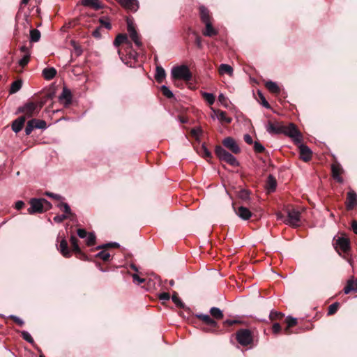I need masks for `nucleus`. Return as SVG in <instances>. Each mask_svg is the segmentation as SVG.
Returning <instances> with one entry per match:
<instances>
[{
  "instance_id": "f257e3e1",
  "label": "nucleus",
  "mask_w": 357,
  "mask_h": 357,
  "mask_svg": "<svg viewBox=\"0 0 357 357\" xmlns=\"http://www.w3.org/2000/svg\"><path fill=\"white\" fill-rule=\"evenodd\" d=\"M267 131L273 134H284L292 139L294 144L302 142L303 136L297 127L294 123H289L288 126L283 125L281 122L275 121L268 122Z\"/></svg>"
},
{
  "instance_id": "f03ea898",
  "label": "nucleus",
  "mask_w": 357,
  "mask_h": 357,
  "mask_svg": "<svg viewBox=\"0 0 357 357\" xmlns=\"http://www.w3.org/2000/svg\"><path fill=\"white\" fill-rule=\"evenodd\" d=\"M210 315L204 314H196L195 316L199 320L202 321L206 327L203 330L207 333H217L221 332L220 330L219 324L217 320H221L224 317L222 311L216 307H213L210 309Z\"/></svg>"
},
{
  "instance_id": "7ed1b4c3",
  "label": "nucleus",
  "mask_w": 357,
  "mask_h": 357,
  "mask_svg": "<svg viewBox=\"0 0 357 357\" xmlns=\"http://www.w3.org/2000/svg\"><path fill=\"white\" fill-rule=\"evenodd\" d=\"M48 96L39 97L36 95L29 99L22 106L19 107L17 113H22L26 118L36 116L46 103Z\"/></svg>"
},
{
  "instance_id": "20e7f679",
  "label": "nucleus",
  "mask_w": 357,
  "mask_h": 357,
  "mask_svg": "<svg viewBox=\"0 0 357 357\" xmlns=\"http://www.w3.org/2000/svg\"><path fill=\"white\" fill-rule=\"evenodd\" d=\"M236 339L243 347H252L254 342L253 333L250 329L241 328L236 331Z\"/></svg>"
},
{
  "instance_id": "39448f33",
  "label": "nucleus",
  "mask_w": 357,
  "mask_h": 357,
  "mask_svg": "<svg viewBox=\"0 0 357 357\" xmlns=\"http://www.w3.org/2000/svg\"><path fill=\"white\" fill-rule=\"evenodd\" d=\"M172 77L175 80L182 79L185 82H189L192 79V75L188 67L183 65L172 68Z\"/></svg>"
},
{
  "instance_id": "423d86ee",
  "label": "nucleus",
  "mask_w": 357,
  "mask_h": 357,
  "mask_svg": "<svg viewBox=\"0 0 357 357\" xmlns=\"http://www.w3.org/2000/svg\"><path fill=\"white\" fill-rule=\"evenodd\" d=\"M215 153L221 161H224L233 167L239 165L236 158L220 146H215Z\"/></svg>"
},
{
  "instance_id": "0eeeda50",
  "label": "nucleus",
  "mask_w": 357,
  "mask_h": 357,
  "mask_svg": "<svg viewBox=\"0 0 357 357\" xmlns=\"http://www.w3.org/2000/svg\"><path fill=\"white\" fill-rule=\"evenodd\" d=\"M284 222L294 228L298 227L301 225V213L295 209L289 210Z\"/></svg>"
},
{
  "instance_id": "6e6552de",
  "label": "nucleus",
  "mask_w": 357,
  "mask_h": 357,
  "mask_svg": "<svg viewBox=\"0 0 357 357\" xmlns=\"http://www.w3.org/2000/svg\"><path fill=\"white\" fill-rule=\"evenodd\" d=\"M47 127V123L44 120H40L38 119H32L29 120L25 128V132L26 135H29L33 129L39 128V129H45Z\"/></svg>"
},
{
  "instance_id": "1a4fd4ad",
  "label": "nucleus",
  "mask_w": 357,
  "mask_h": 357,
  "mask_svg": "<svg viewBox=\"0 0 357 357\" xmlns=\"http://www.w3.org/2000/svg\"><path fill=\"white\" fill-rule=\"evenodd\" d=\"M29 203L30 207L27 209V211L29 214L44 213L42 198H32Z\"/></svg>"
},
{
  "instance_id": "9d476101",
  "label": "nucleus",
  "mask_w": 357,
  "mask_h": 357,
  "mask_svg": "<svg viewBox=\"0 0 357 357\" xmlns=\"http://www.w3.org/2000/svg\"><path fill=\"white\" fill-rule=\"evenodd\" d=\"M127 30L132 40L139 48L142 47V43L140 40V36L137 32L133 26L132 22L130 19H127Z\"/></svg>"
},
{
  "instance_id": "9b49d317",
  "label": "nucleus",
  "mask_w": 357,
  "mask_h": 357,
  "mask_svg": "<svg viewBox=\"0 0 357 357\" xmlns=\"http://www.w3.org/2000/svg\"><path fill=\"white\" fill-rule=\"evenodd\" d=\"M222 144L225 147L230 150L234 154H238L241 152V149L239 148L238 144L235 139L231 137L225 138L222 141Z\"/></svg>"
},
{
  "instance_id": "f8f14e48",
  "label": "nucleus",
  "mask_w": 357,
  "mask_h": 357,
  "mask_svg": "<svg viewBox=\"0 0 357 357\" xmlns=\"http://www.w3.org/2000/svg\"><path fill=\"white\" fill-rule=\"evenodd\" d=\"M299 144V154H300V159L303 161L307 162L312 159V152L310 150V149L305 145L301 143H298Z\"/></svg>"
},
{
  "instance_id": "ddd939ff",
  "label": "nucleus",
  "mask_w": 357,
  "mask_h": 357,
  "mask_svg": "<svg viewBox=\"0 0 357 357\" xmlns=\"http://www.w3.org/2000/svg\"><path fill=\"white\" fill-rule=\"evenodd\" d=\"M345 205L348 211L353 210L357 206V195L353 190L347 192Z\"/></svg>"
},
{
  "instance_id": "4468645a",
  "label": "nucleus",
  "mask_w": 357,
  "mask_h": 357,
  "mask_svg": "<svg viewBox=\"0 0 357 357\" xmlns=\"http://www.w3.org/2000/svg\"><path fill=\"white\" fill-rule=\"evenodd\" d=\"M118 2L126 10L130 12H136L139 8L137 0H117Z\"/></svg>"
},
{
  "instance_id": "2eb2a0df",
  "label": "nucleus",
  "mask_w": 357,
  "mask_h": 357,
  "mask_svg": "<svg viewBox=\"0 0 357 357\" xmlns=\"http://www.w3.org/2000/svg\"><path fill=\"white\" fill-rule=\"evenodd\" d=\"M343 172V169L340 164L335 163L331 165V173L333 178L338 183H342L343 178L341 177V174Z\"/></svg>"
},
{
  "instance_id": "dca6fc26",
  "label": "nucleus",
  "mask_w": 357,
  "mask_h": 357,
  "mask_svg": "<svg viewBox=\"0 0 357 357\" xmlns=\"http://www.w3.org/2000/svg\"><path fill=\"white\" fill-rule=\"evenodd\" d=\"M233 208L236 212V214L244 220L250 219V218L252 215V213L250 212V211L245 206H241L236 208L234 204H233Z\"/></svg>"
},
{
  "instance_id": "f3484780",
  "label": "nucleus",
  "mask_w": 357,
  "mask_h": 357,
  "mask_svg": "<svg viewBox=\"0 0 357 357\" xmlns=\"http://www.w3.org/2000/svg\"><path fill=\"white\" fill-rule=\"evenodd\" d=\"M199 17L203 23L211 22L212 17L209 10L204 6H200L199 8Z\"/></svg>"
},
{
  "instance_id": "a211bd4d",
  "label": "nucleus",
  "mask_w": 357,
  "mask_h": 357,
  "mask_svg": "<svg viewBox=\"0 0 357 357\" xmlns=\"http://www.w3.org/2000/svg\"><path fill=\"white\" fill-rule=\"evenodd\" d=\"M121 44L127 45L128 47H132L131 42L128 40V36L125 33L119 34L114 41V45L116 47H119Z\"/></svg>"
},
{
  "instance_id": "6ab92c4d",
  "label": "nucleus",
  "mask_w": 357,
  "mask_h": 357,
  "mask_svg": "<svg viewBox=\"0 0 357 357\" xmlns=\"http://www.w3.org/2000/svg\"><path fill=\"white\" fill-rule=\"evenodd\" d=\"M26 119L25 116H21L13 121L12 123V130L15 132H19L23 128Z\"/></svg>"
},
{
  "instance_id": "aec40b11",
  "label": "nucleus",
  "mask_w": 357,
  "mask_h": 357,
  "mask_svg": "<svg viewBox=\"0 0 357 357\" xmlns=\"http://www.w3.org/2000/svg\"><path fill=\"white\" fill-rule=\"evenodd\" d=\"M336 244L344 252H348L350 249V241L347 238L338 237Z\"/></svg>"
},
{
  "instance_id": "412c9836",
  "label": "nucleus",
  "mask_w": 357,
  "mask_h": 357,
  "mask_svg": "<svg viewBox=\"0 0 357 357\" xmlns=\"http://www.w3.org/2000/svg\"><path fill=\"white\" fill-rule=\"evenodd\" d=\"M58 250H60V252L64 257L68 258L71 257V252L68 248V242L66 239L63 238L60 241Z\"/></svg>"
},
{
  "instance_id": "4be33fe9",
  "label": "nucleus",
  "mask_w": 357,
  "mask_h": 357,
  "mask_svg": "<svg viewBox=\"0 0 357 357\" xmlns=\"http://www.w3.org/2000/svg\"><path fill=\"white\" fill-rule=\"evenodd\" d=\"M60 100H65V105L68 106L72 102V93L69 89L64 87L62 93L59 96Z\"/></svg>"
},
{
  "instance_id": "5701e85b",
  "label": "nucleus",
  "mask_w": 357,
  "mask_h": 357,
  "mask_svg": "<svg viewBox=\"0 0 357 357\" xmlns=\"http://www.w3.org/2000/svg\"><path fill=\"white\" fill-rule=\"evenodd\" d=\"M344 291L346 294H348L351 292H357V280H349L346 286L344 288Z\"/></svg>"
},
{
  "instance_id": "b1692460",
  "label": "nucleus",
  "mask_w": 357,
  "mask_h": 357,
  "mask_svg": "<svg viewBox=\"0 0 357 357\" xmlns=\"http://www.w3.org/2000/svg\"><path fill=\"white\" fill-rule=\"evenodd\" d=\"M82 4L84 6L93 8L96 10H98L102 8L99 0H82Z\"/></svg>"
},
{
  "instance_id": "393cba45",
  "label": "nucleus",
  "mask_w": 357,
  "mask_h": 357,
  "mask_svg": "<svg viewBox=\"0 0 357 357\" xmlns=\"http://www.w3.org/2000/svg\"><path fill=\"white\" fill-rule=\"evenodd\" d=\"M56 70L53 68H45L43 70V76L47 80L52 79L56 75Z\"/></svg>"
},
{
  "instance_id": "a878e982",
  "label": "nucleus",
  "mask_w": 357,
  "mask_h": 357,
  "mask_svg": "<svg viewBox=\"0 0 357 357\" xmlns=\"http://www.w3.org/2000/svg\"><path fill=\"white\" fill-rule=\"evenodd\" d=\"M205 24V30L203 31V34L206 36L212 37L218 34V31L213 28L212 25V22H206Z\"/></svg>"
},
{
  "instance_id": "bb28decb",
  "label": "nucleus",
  "mask_w": 357,
  "mask_h": 357,
  "mask_svg": "<svg viewBox=\"0 0 357 357\" xmlns=\"http://www.w3.org/2000/svg\"><path fill=\"white\" fill-rule=\"evenodd\" d=\"M57 206L61 210H62L71 220H73V218L75 217V214L72 213L71 209L67 203L61 202L58 204Z\"/></svg>"
},
{
  "instance_id": "cd10ccee",
  "label": "nucleus",
  "mask_w": 357,
  "mask_h": 357,
  "mask_svg": "<svg viewBox=\"0 0 357 357\" xmlns=\"http://www.w3.org/2000/svg\"><path fill=\"white\" fill-rule=\"evenodd\" d=\"M218 119L221 121L226 123H230L231 119L227 116V112L220 109L213 110Z\"/></svg>"
},
{
  "instance_id": "c85d7f7f",
  "label": "nucleus",
  "mask_w": 357,
  "mask_h": 357,
  "mask_svg": "<svg viewBox=\"0 0 357 357\" xmlns=\"http://www.w3.org/2000/svg\"><path fill=\"white\" fill-rule=\"evenodd\" d=\"M284 317V313L273 310L269 314V319L274 323L282 320Z\"/></svg>"
},
{
  "instance_id": "c756f323",
  "label": "nucleus",
  "mask_w": 357,
  "mask_h": 357,
  "mask_svg": "<svg viewBox=\"0 0 357 357\" xmlns=\"http://www.w3.org/2000/svg\"><path fill=\"white\" fill-rule=\"evenodd\" d=\"M166 76L165 70L162 66L156 67V73L155 75V79L158 83H162Z\"/></svg>"
},
{
  "instance_id": "7c9ffc66",
  "label": "nucleus",
  "mask_w": 357,
  "mask_h": 357,
  "mask_svg": "<svg viewBox=\"0 0 357 357\" xmlns=\"http://www.w3.org/2000/svg\"><path fill=\"white\" fill-rule=\"evenodd\" d=\"M265 86L266 89L271 93L278 94L280 92V89L276 83L272 81H268L266 82Z\"/></svg>"
},
{
  "instance_id": "2f4dec72",
  "label": "nucleus",
  "mask_w": 357,
  "mask_h": 357,
  "mask_svg": "<svg viewBox=\"0 0 357 357\" xmlns=\"http://www.w3.org/2000/svg\"><path fill=\"white\" fill-rule=\"evenodd\" d=\"M266 185L269 191L273 192L275 190L277 187V181L273 175L270 174L268 176Z\"/></svg>"
},
{
  "instance_id": "473e14b6",
  "label": "nucleus",
  "mask_w": 357,
  "mask_h": 357,
  "mask_svg": "<svg viewBox=\"0 0 357 357\" xmlns=\"http://www.w3.org/2000/svg\"><path fill=\"white\" fill-rule=\"evenodd\" d=\"M218 71L220 75L227 74L231 76L233 73V68L228 64L222 63L219 66Z\"/></svg>"
},
{
  "instance_id": "72a5a7b5",
  "label": "nucleus",
  "mask_w": 357,
  "mask_h": 357,
  "mask_svg": "<svg viewBox=\"0 0 357 357\" xmlns=\"http://www.w3.org/2000/svg\"><path fill=\"white\" fill-rule=\"evenodd\" d=\"M198 153L200 155H202L208 161L212 158L211 153L209 151V150L206 148V146L204 144L202 145L199 150L198 151Z\"/></svg>"
},
{
  "instance_id": "f704fd0d",
  "label": "nucleus",
  "mask_w": 357,
  "mask_h": 357,
  "mask_svg": "<svg viewBox=\"0 0 357 357\" xmlns=\"http://www.w3.org/2000/svg\"><path fill=\"white\" fill-rule=\"evenodd\" d=\"M22 82L21 79H17V80L14 81L13 82H12V84L10 85V91H9L10 93V94L15 93L22 88Z\"/></svg>"
},
{
  "instance_id": "c9c22d12",
  "label": "nucleus",
  "mask_w": 357,
  "mask_h": 357,
  "mask_svg": "<svg viewBox=\"0 0 357 357\" xmlns=\"http://www.w3.org/2000/svg\"><path fill=\"white\" fill-rule=\"evenodd\" d=\"M172 301L175 303V305L179 307L185 309V304L182 302V301L178 297V294L176 291H174L172 296Z\"/></svg>"
},
{
  "instance_id": "e433bc0d",
  "label": "nucleus",
  "mask_w": 357,
  "mask_h": 357,
  "mask_svg": "<svg viewBox=\"0 0 357 357\" xmlns=\"http://www.w3.org/2000/svg\"><path fill=\"white\" fill-rule=\"evenodd\" d=\"M241 321L237 319H226L222 322V326L225 328L226 331H229V330L228 328L229 327L234 324H241Z\"/></svg>"
},
{
  "instance_id": "4c0bfd02",
  "label": "nucleus",
  "mask_w": 357,
  "mask_h": 357,
  "mask_svg": "<svg viewBox=\"0 0 357 357\" xmlns=\"http://www.w3.org/2000/svg\"><path fill=\"white\" fill-rule=\"evenodd\" d=\"M40 38V32L36 29H32L30 31V41L32 43L38 42Z\"/></svg>"
},
{
  "instance_id": "58836bf2",
  "label": "nucleus",
  "mask_w": 357,
  "mask_h": 357,
  "mask_svg": "<svg viewBox=\"0 0 357 357\" xmlns=\"http://www.w3.org/2000/svg\"><path fill=\"white\" fill-rule=\"evenodd\" d=\"M103 250L99 252L96 255V257L100 258L104 261H108L110 260L111 255L109 252H107L105 250L102 249Z\"/></svg>"
},
{
  "instance_id": "ea45409f",
  "label": "nucleus",
  "mask_w": 357,
  "mask_h": 357,
  "mask_svg": "<svg viewBox=\"0 0 357 357\" xmlns=\"http://www.w3.org/2000/svg\"><path fill=\"white\" fill-rule=\"evenodd\" d=\"M96 237L93 233H89L87 235V238L86 241V243L88 246H93L96 244Z\"/></svg>"
},
{
  "instance_id": "a19ab883",
  "label": "nucleus",
  "mask_w": 357,
  "mask_h": 357,
  "mask_svg": "<svg viewBox=\"0 0 357 357\" xmlns=\"http://www.w3.org/2000/svg\"><path fill=\"white\" fill-rule=\"evenodd\" d=\"M202 96L204 98V100L209 104L213 105L215 102V96L213 94L210 93L204 92L202 93Z\"/></svg>"
},
{
  "instance_id": "79ce46f5",
  "label": "nucleus",
  "mask_w": 357,
  "mask_h": 357,
  "mask_svg": "<svg viewBox=\"0 0 357 357\" xmlns=\"http://www.w3.org/2000/svg\"><path fill=\"white\" fill-rule=\"evenodd\" d=\"M339 307H340V304L337 302L331 304L328 307V315L335 314L337 312V311L338 310Z\"/></svg>"
},
{
  "instance_id": "37998d69",
  "label": "nucleus",
  "mask_w": 357,
  "mask_h": 357,
  "mask_svg": "<svg viewBox=\"0 0 357 357\" xmlns=\"http://www.w3.org/2000/svg\"><path fill=\"white\" fill-rule=\"evenodd\" d=\"M284 322L287 324V326H288V328L295 326L298 324L297 319L290 316L285 318Z\"/></svg>"
},
{
  "instance_id": "c03bdc74",
  "label": "nucleus",
  "mask_w": 357,
  "mask_h": 357,
  "mask_svg": "<svg viewBox=\"0 0 357 357\" xmlns=\"http://www.w3.org/2000/svg\"><path fill=\"white\" fill-rule=\"evenodd\" d=\"M20 334H21L22 337L24 340H26V342H28L30 344H34V340H33V337L27 331H21Z\"/></svg>"
},
{
  "instance_id": "a18cd8bd",
  "label": "nucleus",
  "mask_w": 357,
  "mask_h": 357,
  "mask_svg": "<svg viewBox=\"0 0 357 357\" xmlns=\"http://www.w3.org/2000/svg\"><path fill=\"white\" fill-rule=\"evenodd\" d=\"M70 241L72 246L73 252L77 251L78 249L80 248L78 245V240L75 236H71Z\"/></svg>"
},
{
  "instance_id": "49530a36",
  "label": "nucleus",
  "mask_w": 357,
  "mask_h": 357,
  "mask_svg": "<svg viewBox=\"0 0 357 357\" xmlns=\"http://www.w3.org/2000/svg\"><path fill=\"white\" fill-rule=\"evenodd\" d=\"M160 91H161L162 95L168 98H172L174 97L173 93L166 86H162Z\"/></svg>"
},
{
  "instance_id": "de8ad7c7",
  "label": "nucleus",
  "mask_w": 357,
  "mask_h": 357,
  "mask_svg": "<svg viewBox=\"0 0 357 357\" xmlns=\"http://www.w3.org/2000/svg\"><path fill=\"white\" fill-rule=\"evenodd\" d=\"M254 151L255 153H261L265 152L266 149L264 146L259 142H255L254 143Z\"/></svg>"
},
{
  "instance_id": "09e8293b",
  "label": "nucleus",
  "mask_w": 357,
  "mask_h": 357,
  "mask_svg": "<svg viewBox=\"0 0 357 357\" xmlns=\"http://www.w3.org/2000/svg\"><path fill=\"white\" fill-rule=\"evenodd\" d=\"M119 246H120L119 244L117 243H106V244H104L102 245H99L96 249L100 250V249H107V248H117Z\"/></svg>"
},
{
  "instance_id": "8fccbe9b",
  "label": "nucleus",
  "mask_w": 357,
  "mask_h": 357,
  "mask_svg": "<svg viewBox=\"0 0 357 357\" xmlns=\"http://www.w3.org/2000/svg\"><path fill=\"white\" fill-rule=\"evenodd\" d=\"M31 54H24V56L19 61V65L24 68L29 62Z\"/></svg>"
},
{
  "instance_id": "3c124183",
  "label": "nucleus",
  "mask_w": 357,
  "mask_h": 357,
  "mask_svg": "<svg viewBox=\"0 0 357 357\" xmlns=\"http://www.w3.org/2000/svg\"><path fill=\"white\" fill-rule=\"evenodd\" d=\"M71 45L74 49V51L77 55V56H80L82 54V49L80 45H79L75 41L72 40Z\"/></svg>"
},
{
  "instance_id": "603ef678",
  "label": "nucleus",
  "mask_w": 357,
  "mask_h": 357,
  "mask_svg": "<svg viewBox=\"0 0 357 357\" xmlns=\"http://www.w3.org/2000/svg\"><path fill=\"white\" fill-rule=\"evenodd\" d=\"M73 252L75 254L77 258L83 261L89 260L87 255L83 252L80 248H79L77 251H75Z\"/></svg>"
},
{
  "instance_id": "864d4df0",
  "label": "nucleus",
  "mask_w": 357,
  "mask_h": 357,
  "mask_svg": "<svg viewBox=\"0 0 357 357\" xmlns=\"http://www.w3.org/2000/svg\"><path fill=\"white\" fill-rule=\"evenodd\" d=\"M282 327L280 323L275 322L272 326V331L273 334L278 335L281 333Z\"/></svg>"
},
{
  "instance_id": "5fc2aeb1",
  "label": "nucleus",
  "mask_w": 357,
  "mask_h": 357,
  "mask_svg": "<svg viewBox=\"0 0 357 357\" xmlns=\"http://www.w3.org/2000/svg\"><path fill=\"white\" fill-rule=\"evenodd\" d=\"M259 97L261 100V104L265 107L266 108H271L270 104L268 102V101L266 100L265 97L263 96V94L261 92H258Z\"/></svg>"
},
{
  "instance_id": "6e6d98bb",
  "label": "nucleus",
  "mask_w": 357,
  "mask_h": 357,
  "mask_svg": "<svg viewBox=\"0 0 357 357\" xmlns=\"http://www.w3.org/2000/svg\"><path fill=\"white\" fill-rule=\"evenodd\" d=\"M128 51H127V55L128 56V58L129 59H132L134 60H137V52L134 51L132 50V47H128Z\"/></svg>"
},
{
  "instance_id": "4d7b16f0",
  "label": "nucleus",
  "mask_w": 357,
  "mask_h": 357,
  "mask_svg": "<svg viewBox=\"0 0 357 357\" xmlns=\"http://www.w3.org/2000/svg\"><path fill=\"white\" fill-rule=\"evenodd\" d=\"M192 33H193V34L195 36V43L196 45V46L199 49H202V42L201 37L197 33H195V31H193Z\"/></svg>"
},
{
  "instance_id": "13d9d810",
  "label": "nucleus",
  "mask_w": 357,
  "mask_h": 357,
  "mask_svg": "<svg viewBox=\"0 0 357 357\" xmlns=\"http://www.w3.org/2000/svg\"><path fill=\"white\" fill-rule=\"evenodd\" d=\"M239 197L243 200H248L249 199L250 193L246 190H242L239 192Z\"/></svg>"
},
{
  "instance_id": "bf43d9fd",
  "label": "nucleus",
  "mask_w": 357,
  "mask_h": 357,
  "mask_svg": "<svg viewBox=\"0 0 357 357\" xmlns=\"http://www.w3.org/2000/svg\"><path fill=\"white\" fill-rule=\"evenodd\" d=\"M68 218V216L66 214L58 215L54 218V220L56 222L61 223L63 221H64L66 219H67Z\"/></svg>"
},
{
  "instance_id": "052dcab7",
  "label": "nucleus",
  "mask_w": 357,
  "mask_h": 357,
  "mask_svg": "<svg viewBox=\"0 0 357 357\" xmlns=\"http://www.w3.org/2000/svg\"><path fill=\"white\" fill-rule=\"evenodd\" d=\"M44 212L52 208V204L44 198H42Z\"/></svg>"
},
{
  "instance_id": "680f3d73",
  "label": "nucleus",
  "mask_w": 357,
  "mask_h": 357,
  "mask_svg": "<svg viewBox=\"0 0 357 357\" xmlns=\"http://www.w3.org/2000/svg\"><path fill=\"white\" fill-rule=\"evenodd\" d=\"M10 319H12L15 323H16L20 326H22L24 324V321L20 319L19 317L15 316V315H10L9 317Z\"/></svg>"
},
{
  "instance_id": "e2e57ef3",
  "label": "nucleus",
  "mask_w": 357,
  "mask_h": 357,
  "mask_svg": "<svg viewBox=\"0 0 357 357\" xmlns=\"http://www.w3.org/2000/svg\"><path fill=\"white\" fill-rule=\"evenodd\" d=\"M45 195L54 199H56V200H61L62 199V197L59 195H57V194H54L52 192H45Z\"/></svg>"
},
{
  "instance_id": "0e129e2a",
  "label": "nucleus",
  "mask_w": 357,
  "mask_h": 357,
  "mask_svg": "<svg viewBox=\"0 0 357 357\" xmlns=\"http://www.w3.org/2000/svg\"><path fill=\"white\" fill-rule=\"evenodd\" d=\"M89 234L87 233V231L84 229H77V235L79 236V237H80L81 238H84L87 236Z\"/></svg>"
},
{
  "instance_id": "69168bd1",
  "label": "nucleus",
  "mask_w": 357,
  "mask_h": 357,
  "mask_svg": "<svg viewBox=\"0 0 357 357\" xmlns=\"http://www.w3.org/2000/svg\"><path fill=\"white\" fill-rule=\"evenodd\" d=\"M158 298L162 301H169L170 299V295L169 293L163 292L159 294Z\"/></svg>"
},
{
  "instance_id": "338daca9",
  "label": "nucleus",
  "mask_w": 357,
  "mask_h": 357,
  "mask_svg": "<svg viewBox=\"0 0 357 357\" xmlns=\"http://www.w3.org/2000/svg\"><path fill=\"white\" fill-rule=\"evenodd\" d=\"M132 279L134 282H137L138 284H142L145 282V279L139 278L137 274L132 275Z\"/></svg>"
},
{
  "instance_id": "774afa93",
  "label": "nucleus",
  "mask_w": 357,
  "mask_h": 357,
  "mask_svg": "<svg viewBox=\"0 0 357 357\" xmlns=\"http://www.w3.org/2000/svg\"><path fill=\"white\" fill-rule=\"evenodd\" d=\"M245 142L248 144H253V140H252V137L248 135V134H245L244 135V137H243Z\"/></svg>"
}]
</instances>
